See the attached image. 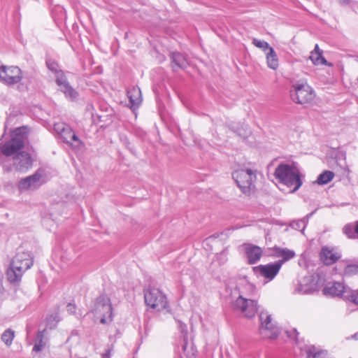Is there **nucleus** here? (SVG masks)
Returning <instances> with one entry per match:
<instances>
[{"label": "nucleus", "instance_id": "obj_1", "mask_svg": "<svg viewBox=\"0 0 358 358\" xmlns=\"http://www.w3.org/2000/svg\"><path fill=\"white\" fill-rule=\"evenodd\" d=\"M6 128L5 125L4 132L0 137V165L8 162L12 157L15 170L20 173H25L32 167L34 162L31 155L24 150L29 137V127L23 125L12 129L10 138L3 141Z\"/></svg>", "mask_w": 358, "mask_h": 358}, {"label": "nucleus", "instance_id": "obj_2", "mask_svg": "<svg viewBox=\"0 0 358 358\" xmlns=\"http://www.w3.org/2000/svg\"><path fill=\"white\" fill-rule=\"evenodd\" d=\"M274 176L276 180L290 188V193L298 191L303 183L304 176L300 172L298 164L280 162L275 169Z\"/></svg>", "mask_w": 358, "mask_h": 358}, {"label": "nucleus", "instance_id": "obj_3", "mask_svg": "<svg viewBox=\"0 0 358 358\" xmlns=\"http://www.w3.org/2000/svg\"><path fill=\"white\" fill-rule=\"evenodd\" d=\"M324 277L322 273L317 272L308 274L298 279L294 284L293 294L311 295L318 292L324 284Z\"/></svg>", "mask_w": 358, "mask_h": 358}, {"label": "nucleus", "instance_id": "obj_4", "mask_svg": "<svg viewBox=\"0 0 358 358\" xmlns=\"http://www.w3.org/2000/svg\"><path fill=\"white\" fill-rule=\"evenodd\" d=\"M113 310L110 299L106 294H101L96 298L93 306L86 315L91 313L96 319H99L100 324H105L113 320Z\"/></svg>", "mask_w": 358, "mask_h": 358}, {"label": "nucleus", "instance_id": "obj_5", "mask_svg": "<svg viewBox=\"0 0 358 358\" xmlns=\"http://www.w3.org/2000/svg\"><path fill=\"white\" fill-rule=\"evenodd\" d=\"M143 295L148 310H157L159 311L164 309L167 312H170L166 295L159 288L149 286L143 289Z\"/></svg>", "mask_w": 358, "mask_h": 358}, {"label": "nucleus", "instance_id": "obj_6", "mask_svg": "<svg viewBox=\"0 0 358 358\" xmlns=\"http://www.w3.org/2000/svg\"><path fill=\"white\" fill-rule=\"evenodd\" d=\"M231 176L241 192L250 195L251 189L255 187L256 171L250 168L241 169L234 171Z\"/></svg>", "mask_w": 358, "mask_h": 358}, {"label": "nucleus", "instance_id": "obj_7", "mask_svg": "<svg viewBox=\"0 0 358 358\" xmlns=\"http://www.w3.org/2000/svg\"><path fill=\"white\" fill-rule=\"evenodd\" d=\"M289 94L291 99L301 105L310 103L315 96V92L310 85L299 82L292 86Z\"/></svg>", "mask_w": 358, "mask_h": 358}, {"label": "nucleus", "instance_id": "obj_8", "mask_svg": "<svg viewBox=\"0 0 358 358\" xmlns=\"http://www.w3.org/2000/svg\"><path fill=\"white\" fill-rule=\"evenodd\" d=\"M50 12L54 23L62 32L59 38L61 40H64L66 36V33L69 31L66 24V10L63 6L55 3L50 7Z\"/></svg>", "mask_w": 358, "mask_h": 358}, {"label": "nucleus", "instance_id": "obj_9", "mask_svg": "<svg viewBox=\"0 0 358 358\" xmlns=\"http://www.w3.org/2000/svg\"><path fill=\"white\" fill-rule=\"evenodd\" d=\"M231 307L234 310L244 313L248 318L253 317L259 310L256 300L248 299L241 294H239L236 299L231 302Z\"/></svg>", "mask_w": 358, "mask_h": 358}, {"label": "nucleus", "instance_id": "obj_10", "mask_svg": "<svg viewBox=\"0 0 358 358\" xmlns=\"http://www.w3.org/2000/svg\"><path fill=\"white\" fill-rule=\"evenodd\" d=\"M21 69L17 66H0V81L8 87L21 82Z\"/></svg>", "mask_w": 358, "mask_h": 358}, {"label": "nucleus", "instance_id": "obj_11", "mask_svg": "<svg viewBox=\"0 0 358 358\" xmlns=\"http://www.w3.org/2000/svg\"><path fill=\"white\" fill-rule=\"evenodd\" d=\"M44 171L41 169L36 170L32 175L22 178L17 182V189L20 192L27 190L30 188L36 189L45 182H41Z\"/></svg>", "mask_w": 358, "mask_h": 358}, {"label": "nucleus", "instance_id": "obj_12", "mask_svg": "<svg viewBox=\"0 0 358 358\" xmlns=\"http://www.w3.org/2000/svg\"><path fill=\"white\" fill-rule=\"evenodd\" d=\"M281 266L276 261L266 264H259L252 267V271L256 275H259L268 281L275 278L279 273Z\"/></svg>", "mask_w": 358, "mask_h": 358}, {"label": "nucleus", "instance_id": "obj_13", "mask_svg": "<svg viewBox=\"0 0 358 358\" xmlns=\"http://www.w3.org/2000/svg\"><path fill=\"white\" fill-rule=\"evenodd\" d=\"M337 179L347 185L350 182V169L346 163V155L337 149Z\"/></svg>", "mask_w": 358, "mask_h": 358}, {"label": "nucleus", "instance_id": "obj_14", "mask_svg": "<svg viewBox=\"0 0 358 358\" xmlns=\"http://www.w3.org/2000/svg\"><path fill=\"white\" fill-rule=\"evenodd\" d=\"M62 320L60 313L59 306H56L54 312L47 314L45 320V327L43 329L39 328L35 336H45L48 334V330H53L57 327L58 324Z\"/></svg>", "mask_w": 358, "mask_h": 358}, {"label": "nucleus", "instance_id": "obj_15", "mask_svg": "<svg viewBox=\"0 0 358 358\" xmlns=\"http://www.w3.org/2000/svg\"><path fill=\"white\" fill-rule=\"evenodd\" d=\"M259 329H265L271 333V336H280L282 330L273 322L272 315L266 310H262L259 315Z\"/></svg>", "mask_w": 358, "mask_h": 358}, {"label": "nucleus", "instance_id": "obj_16", "mask_svg": "<svg viewBox=\"0 0 358 358\" xmlns=\"http://www.w3.org/2000/svg\"><path fill=\"white\" fill-rule=\"evenodd\" d=\"M34 256L30 251H24L21 248L17 249L15 256L10 261L24 271L30 268L34 264Z\"/></svg>", "mask_w": 358, "mask_h": 358}, {"label": "nucleus", "instance_id": "obj_17", "mask_svg": "<svg viewBox=\"0 0 358 358\" xmlns=\"http://www.w3.org/2000/svg\"><path fill=\"white\" fill-rule=\"evenodd\" d=\"M127 96L128 98V107L133 113H136L143 101L140 87L137 85L129 87L127 90Z\"/></svg>", "mask_w": 358, "mask_h": 358}, {"label": "nucleus", "instance_id": "obj_18", "mask_svg": "<svg viewBox=\"0 0 358 358\" xmlns=\"http://www.w3.org/2000/svg\"><path fill=\"white\" fill-rule=\"evenodd\" d=\"M20 266L16 265L13 262H10L9 266L6 272V276L8 282L15 286H19L21 282L22 277L26 271Z\"/></svg>", "mask_w": 358, "mask_h": 358}, {"label": "nucleus", "instance_id": "obj_19", "mask_svg": "<svg viewBox=\"0 0 358 358\" xmlns=\"http://www.w3.org/2000/svg\"><path fill=\"white\" fill-rule=\"evenodd\" d=\"M245 255L249 264H255L257 263L262 256V249L252 243H245Z\"/></svg>", "mask_w": 358, "mask_h": 358}, {"label": "nucleus", "instance_id": "obj_20", "mask_svg": "<svg viewBox=\"0 0 358 358\" xmlns=\"http://www.w3.org/2000/svg\"><path fill=\"white\" fill-rule=\"evenodd\" d=\"M272 256L274 257H280V259L276 262L282 266L286 262L289 261L296 256V253L293 250L288 249L287 248H281L280 246L275 245L272 248Z\"/></svg>", "mask_w": 358, "mask_h": 358}, {"label": "nucleus", "instance_id": "obj_21", "mask_svg": "<svg viewBox=\"0 0 358 358\" xmlns=\"http://www.w3.org/2000/svg\"><path fill=\"white\" fill-rule=\"evenodd\" d=\"M337 297L350 301L358 305V291L352 290L343 283L337 282Z\"/></svg>", "mask_w": 358, "mask_h": 358}, {"label": "nucleus", "instance_id": "obj_22", "mask_svg": "<svg viewBox=\"0 0 358 358\" xmlns=\"http://www.w3.org/2000/svg\"><path fill=\"white\" fill-rule=\"evenodd\" d=\"M301 353L305 355L306 358H328L327 350H322L314 345H306L301 348Z\"/></svg>", "mask_w": 358, "mask_h": 358}, {"label": "nucleus", "instance_id": "obj_23", "mask_svg": "<svg viewBox=\"0 0 358 358\" xmlns=\"http://www.w3.org/2000/svg\"><path fill=\"white\" fill-rule=\"evenodd\" d=\"M228 127L231 131L241 138L243 141H246L251 134L250 128L248 124L233 122L229 123Z\"/></svg>", "mask_w": 358, "mask_h": 358}, {"label": "nucleus", "instance_id": "obj_24", "mask_svg": "<svg viewBox=\"0 0 358 358\" xmlns=\"http://www.w3.org/2000/svg\"><path fill=\"white\" fill-rule=\"evenodd\" d=\"M56 129L62 138L63 142L66 144L72 145L73 142L80 141L75 131L69 127H64L62 125L60 127L59 126Z\"/></svg>", "mask_w": 358, "mask_h": 358}, {"label": "nucleus", "instance_id": "obj_25", "mask_svg": "<svg viewBox=\"0 0 358 358\" xmlns=\"http://www.w3.org/2000/svg\"><path fill=\"white\" fill-rule=\"evenodd\" d=\"M182 349L187 358H194L197 353V350L193 342V337H182L180 341Z\"/></svg>", "mask_w": 358, "mask_h": 358}, {"label": "nucleus", "instance_id": "obj_26", "mask_svg": "<svg viewBox=\"0 0 358 358\" xmlns=\"http://www.w3.org/2000/svg\"><path fill=\"white\" fill-rule=\"evenodd\" d=\"M309 59L314 65H324L331 66L332 64L329 62L323 55V51L320 48L318 44H315L314 50L310 52Z\"/></svg>", "mask_w": 358, "mask_h": 358}, {"label": "nucleus", "instance_id": "obj_27", "mask_svg": "<svg viewBox=\"0 0 358 358\" xmlns=\"http://www.w3.org/2000/svg\"><path fill=\"white\" fill-rule=\"evenodd\" d=\"M171 60L173 71H176L178 69H185L187 64L185 57L178 51L171 52Z\"/></svg>", "mask_w": 358, "mask_h": 358}, {"label": "nucleus", "instance_id": "obj_28", "mask_svg": "<svg viewBox=\"0 0 358 358\" xmlns=\"http://www.w3.org/2000/svg\"><path fill=\"white\" fill-rule=\"evenodd\" d=\"M320 259L325 265L333 264L336 263V253L327 246H323L320 252Z\"/></svg>", "mask_w": 358, "mask_h": 358}, {"label": "nucleus", "instance_id": "obj_29", "mask_svg": "<svg viewBox=\"0 0 358 358\" xmlns=\"http://www.w3.org/2000/svg\"><path fill=\"white\" fill-rule=\"evenodd\" d=\"M334 177L335 173L333 171L324 170L317 176L315 183L322 186L325 185L329 183L334 178Z\"/></svg>", "mask_w": 358, "mask_h": 358}, {"label": "nucleus", "instance_id": "obj_30", "mask_svg": "<svg viewBox=\"0 0 358 358\" xmlns=\"http://www.w3.org/2000/svg\"><path fill=\"white\" fill-rule=\"evenodd\" d=\"M61 92H62L65 96V98L70 101H76L78 96L79 93L76 91L69 83V85L63 87L60 90H59Z\"/></svg>", "mask_w": 358, "mask_h": 358}, {"label": "nucleus", "instance_id": "obj_31", "mask_svg": "<svg viewBox=\"0 0 358 358\" xmlns=\"http://www.w3.org/2000/svg\"><path fill=\"white\" fill-rule=\"evenodd\" d=\"M266 63L269 69L276 70L278 68V58L274 48L266 53Z\"/></svg>", "mask_w": 358, "mask_h": 358}, {"label": "nucleus", "instance_id": "obj_32", "mask_svg": "<svg viewBox=\"0 0 358 358\" xmlns=\"http://www.w3.org/2000/svg\"><path fill=\"white\" fill-rule=\"evenodd\" d=\"M36 71L35 70L24 71L21 69V81H24L29 86L36 80Z\"/></svg>", "mask_w": 358, "mask_h": 358}, {"label": "nucleus", "instance_id": "obj_33", "mask_svg": "<svg viewBox=\"0 0 358 358\" xmlns=\"http://www.w3.org/2000/svg\"><path fill=\"white\" fill-rule=\"evenodd\" d=\"M55 81L56 85L59 87V90L62 88L63 87L69 85L70 83L68 80V78L66 76L64 71L62 70L59 71L57 73L55 74Z\"/></svg>", "mask_w": 358, "mask_h": 358}, {"label": "nucleus", "instance_id": "obj_34", "mask_svg": "<svg viewBox=\"0 0 358 358\" xmlns=\"http://www.w3.org/2000/svg\"><path fill=\"white\" fill-rule=\"evenodd\" d=\"M45 65L48 69L50 71H51L54 75L62 70L60 69L59 63L54 59L50 57H47L45 59Z\"/></svg>", "mask_w": 358, "mask_h": 358}, {"label": "nucleus", "instance_id": "obj_35", "mask_svg": "<svg viewBox=\"0 0 358 358\" xmlns=\"http://www.w3.org/2000/svg\"><path fill=\"white\" fill-rule=\"evenodd\" d=\"M252 43L257 48H260L265 54L271 48H273L270 44L264 40H260L256 38L252 39Z\"/></svg>", "mask_w": 358, "mask_h": 358}, {"label": "nucleus", "instance_id": "obj_36", "mask_svg": "<svg viewBox=\"0 0 358 358\" xmlns=\"http://www.w3.org/2000/svg\"><path fill=\"white\" fill-rule=\"evenodd\" d=\"M47 342V337H36L35 339L34 345L32 349L33 352H41L45 348Z\"/></svg>", "mask_w": 358, "mask_h": 358}, {"label": "nucleus", "instance_id": "obj_37", "mask_svg": "<svg viewBox=\"0 0 358 358\" xmlns=\"http://www.w3.org/2000/svg\"><path fill=\"white\" fill-rule=\"evenodd\" d=\"M307 224L306 222L301 219L296 220L290 222L289 224V227L293 229L301 231L303 234H304V231L306 229Z\"/></svg>", "mask_w": 358, "mask_h": 358}, {"label": "nucleus", "instance_id": "obj_38", "mask_svg": "<svg viewBox=\"0 0 358 358\" xmlns=\"http://www.w3.org/2000/svg\"><path fill=\"white\" fill-rule=\"evenodd\" d=\"M343 234L349 238H356L357 232L355 230V225L353 226L352 224H346L343 229Z\"/></svg>", "mask_w": 358, "mask_h": 358}, {"label": "nucleus", "instance_id": "obj_39", "mask_svg": "<svg viewBox=\"0 0 358 358\" xmlns=\"http://www.w3.org/2000/svg\"><path fill=\"white\" fill-rule=\"evenodd\" d=\"M120 141L123 143V145L125 146L127 149L129 150V152L134 155V156L136 155V150L135 147L131 145L130 143L128 137L127 136H122L120 137Z\"/></svg>", "mask_w": 358, "mask_h": 358}, {"label": "nucleus", "instance_id": "obj_40", "mask_svg": "<svg viewBox=\"0 0 358 358\" xmlns=\"http://www.w3.org/2000/svg\"><path fill=\"white\" fill-rule=\"evenodd\" d=\"M228 250L224 248L220 252L217 253L215 256L216 261L220 265H223L227 262Z\"/></svg>", "mask_w": 358, "mask_h": 358}, {"label": "nucleus", "instance_id": "obj_41", "mask_svg": "<svg viewBox=\"0 0 358 358\" xmlns=\"http://www.w3.org/2000/svg\"><path fill=\"white\" fill-rule=\"evenodd\" d=\"M322 293L324 295H331L332 297H336V281L334 280L331 282V285L330 287H324L322 289Z\"/></svg>", "mask_w": 358, "mask_h": 358}, {"label": "nucleus", "instance_id": "obj_42", "mask_svg": "<svg viewBox=\"0 0 358 358\" xmlns=\"http://www.w3.org/2000/svg\"><path fill=\"white\" fill-rule=\"evenodd\" d=\"M177 328L182 336H188V329L187 324L180 320H176Z\"/></svg>", "mask_w": 358, "mask_h": 358}, {"label": "nucleus", "instance_id": "obj_43", "mask_svg": "<svg viewBox=\"0 0 358 358\" xmlns=\"http://www.w3.org/2000/svg\"><path fill=\"white\" fill-rule=\"evenodd\" d=\"M66 311L67 313L71 315H76V317H81L82 316V314H79V316L77 315V313H76V310H77V306L74 303H72V302H69L66 304Z\"/></svg>", "mask_w": 358, "mask_h": 358}, {"label": "nucleus", "instance_id": "obj_44", "mask_svg": "<svg viewBox=\"0 0 358 358\" xmlns=\"http://www.w3.org/2000/svg\"><path fill=\"white\" fill-rule=\"evenodd\" d=\"M358 273V265L356 264H350L345 266L344 269L345 275H353Z\"/></svg>", "mask_w": 358, "mask_h": 358}, {"label": "nucleus", "instance_id": "obj_45", "mask_svg": "<svg viewBox=\"0 0 358 358\" xmlns=\"http://www.w3.org/2000/svg\"><path fill=\"white\" fill-rule=\"evenodd\" d=\"M114 345L113 343L107 344L105 350V352L101 354L102 358H110L111 352L113 350Z\"/></svg>", "mask_w": 358, "mask_h": 358}, {"label": "nucleus", "instance_id": "obj_46", "mask_svg": "<svg viewBox=\"0 0 358 358\" xmlns=\"http://www.w3.org/2000/svg\"><path fill=\"white\" fill-rule=\"evenodd\" d=\"M221 234H222V233H221ZM220 234L219 233H215L209 236L208 237L204 239V241H203V244L205 245H208L212 241L220 237Z\"/></svg>", "mask_w": 358, "mask_h": 358}, {"label": "nucleus", "instance_id": "obj_47", "mask_svg": "<svg viewBox=\"0 0 358 358\" xmlns=\"http://www.w3.org/2000/svg\"><path fill=\"white\" fill-rule=\"evenodd\" d=\"M283 333L285 334V336H299V332L295 327L285 329L283 330Z\"/></svg>", "mask_w": 358, "mask_h": 358}, {"label": "nucleus", "instance_id": "obj_48", "mask_svg": "<svg viewBox=\"0 0 358 358\" xmlns=\"http://www.w3.org/2000/svg\"><path fill=\"white\" fill-rule=\"evenodd\" d=\"M5 295V289L3 285V275L0 274V301H3Z\"/></svg>", "mask_w": 358, "mask_h": 358}, {"label": "nucleus", "instance_id": "obj_49", "mask_svg": "<svg viewBox=\"0 0 358 358\" xmlns=\"http://www.w3.org/2000/svg\"><path fill=\"white\" fill-rule=\"evenodd\" d=\"M17 90L19 91L23 92V91H28L29 85L27 84L24 81H21L18 83Z\"/></svg>", "mask_w": 358, "mask_h": 358}, {"label": "nucleus", "instance_id": "obj_50", "mask_svg": "<svg viewBox=\"0 0 358 358\" xmlns=\"http://www.w3.org/2000/svg\"><path fill=\"white\" fill-rule=\"evenodd\" d=\"M0 166H3V173H10L13 170V166L11 164L7 165V164H6V163H4L3 164H1Z\"/></svg>", "mask_w": 358, "mask_h": 358}, {"label": "nucleus", "instance_id": "obj_51", "mask_svg": "<svg viewBox=\"0 0 358 358\" xmlns=\"http://www.w3.org/2000/svg\"><path fill=\"white\" fill-rule=\"evenodd\" d=\"M1 338L6 345L9 346L12 344L14 337H1Z\"/></svg>", "mask_w": 358, "mask_h": 358}, {"label": "nucleus", "instance_id": "obj_52", "mask_svg": "<svg viewBox=\"0 0 358 358\" xmlns=\"http://www.w3.org/2000/svg\"><path fill=\"white\" fill-rule=\"evenodd\" d=\"M1 336H15V331L10 328L6 329Z\"/></svg>", "mask_w": 358, "mask_h": 358}, {"label": "nucleus", "instance_id": "obj_53", "mask_svg": "<svg viewBox=\"0 0 358 358\" xmlns=\"http://www.w3.org/2000/svg\"><path fill=\"white\" fill-rule=\"evenodd\" d=\"M315 212L316 210H314L302 218V220L306 222V224H308L309 219L315 214Z\"/></svg>", "mask_w": 358, "mask_h": 358}, {"label": "nucleus", "instance_id": "obj_54", "mask_svg": "<svg viewBox=\"0 0 358 358\" xmlns=\"http://www.w3.org/2000/svg\"><path fill=\"white\" fill-rule=\"evenodd\" d=\"M248 285L249 288L251 290H255L256 289V286L254 284L248 283Z\"/></svg>", "mask_w": 358, "mask_h": 358}, {"label": "nucleus", "instance_id": "obj_55", "mask_svg": "<svg viewBox=\"0 0 358 358\" xmlns=\"http://www.w3.org/2000/svg\"><path fill=\"white\" fill-rule=\"evenodd\" d=\"M46 1L48 2V3L50 5V7L52 6L53 5H55V0H46Z\"/></svg>", "mask_w": 358, "mask_h": 358}, {"label": "nucleus", "instance_id": "obj_56", "mask_svg": "<svg viewBox=\"0 0 358 358\" xmlns=\"http://www.w3.org/2000/svg\"><path fill=\"white\" fill-rule=\"evenodd\" d=\"M350 2V0H341V3L343 4H349Z\"/></svg>", "mask_w": 358, "mask_h": 358}, {"label": "nucleus", "instance_id": "obj_57", "mask_svg": "<svg viewBox=\"0 0 358 358\" xmlns=\"http://www.w3.org/2000/svg\"><path fill=\"white\" fill-rule=\"evenodd\" d=\"M355 230H356L357 236V238H358V221L355 223Z\"/></svg>", "mask_w": 358, "mask_h": 358}, {"label": "nucleus", "instance_id": "obj_58", "mask_svg": "<svg viewBox=\"0 0 358 358\" xmlns=\"http://www.w3.org/2000/svg\"><path fill=\"white\" fill-rule=\"evenodd\" d=\"M340 258H341V255H338V253L337 252V257H336L337 261H338Z\"/></svg>", "mask_w": 358, "mask_h": 358}, {"label": "nucleus", "instance_id": "obj_59", "mask_svg": "<svg viewBox=\"0 0 358 358\" xmlns=\"http://www.w3.org/2000/svg\"><path fill=\"white\" fill-rule=\"evenodd\" d=\"M71 336H76V334L74 333V331H72L71 333Z\"/></svg>", "mask_w": 358, "mask_h": 358}, {"label": "nucleus", "instance_id": "obj_60", "mask_svg": "<svg viewBox=\"0 0 358 358\" xmlns=\"http://www.w3.org/2000/svg\"><path fill=\"white\" fill-rule=\"evenodd\" d=\"M331 187H329L328 191H327V193H329V191L331 190Z\"/></svg>", "mask_w": 358, "mask_h": 358}, {"label": "nucleus", "instance_id": "obj_61", "mask_svg": "<svg viewBox=\"0 0 358 358\" xmlns=\"http://www.w3.org/2000/svg\"><path fill=\"white\" fill-rule=\"evenodd\" d=\"M334 206V203H331V204H330L329 206V207H331V206Z\"/></svg>", "mask_w": 358, "mask_h": 358}, {"label": "nucleus", "instance_id": "obj_62", "mask_svg": "<svg viewBox=\"0 0 358 358\" xmlns=\"http://www.w3.org/2000/svg\"><path fill=\"white\" fill-rule=\"evenodd\" d=\"M294 338L296 339V343L297 342V338L298 337L297 336H295Z\"/></svg>", "mask_w": 358, "mask_h": 358}, {"label": "nucleus", "instance_id": "obj_63", "mask_svg": "<svg viewBox=\"0 0 358 358\" xmlns=\"http://www.w3.org/2000/svg\"><path fill=\"white\" fill-rule=\"evenodd\" d=\"M353 336H358V333H355Z\"/></svg>", "mask_w": 358, "mask_h": 358}]
</instances>
